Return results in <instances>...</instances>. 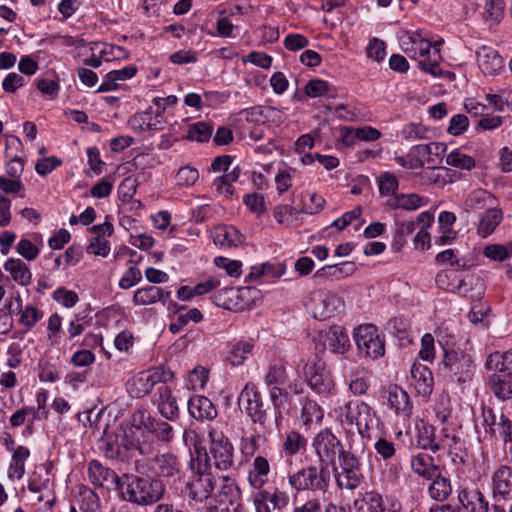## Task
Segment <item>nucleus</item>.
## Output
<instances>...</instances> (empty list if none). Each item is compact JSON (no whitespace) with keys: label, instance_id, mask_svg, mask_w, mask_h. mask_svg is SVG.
<instances>
[{"label":"nucleus","instance_id":"nucleus-38","mask_svg":"<svg viewBox=\"0 0 512 512\" xmlns=\"http://www.w3.org/2000/svg\"><path fill=\"white\" fill-rule=\"evenodd\" d=\"M216 245L233 247L243 242L242 234L233 226H219L214 231Z\"/></svg>","mask_w":512,"mask_h":512},{"label":"nucleus","instance_id":"nucleus-35","mask_svg":"<svg viewBox=\"0 0 512 512\" xmlns=\"http://www.w3.org/2000/svg\"><path fill=\"white\" fill-rule=\"evenodd\" d=\"M158 409L161 415L168 420L173 421L178 418L179 409L176 399L172 396L171 390L167 386L159 388Z\"/></svg>","mask_w":512,"mask_h":512},{"label":"nucleus","instance_id":"nucleus-52","mask_svg":"<svg viewBox=\"0 0 512 512\" xmlns=\"http://www.w3.org/2000/svg\"><path fill=\"white\" fill-rule=\"evenodd\" d=\"M411 47L405 48V52L412 59L418 61V64L421 62V58L425 53H428V48L430 47V42L426 39H422L419 36L410 37Z\"/></svg>","mask_w":512,"mask_h":512},{"label":"nucleus","instance_id":"nucleus-32","mask_svg":"<svg viewBox=\"0 0 512 512\" xmlns=\"http://www.w3.org/2000/svg\"><path fill=\"white\" fill-rule=\"evenodd\" d=\"M435 282L438 288L448 292L463 291L465 280L461 277L457 270H443L436 275Z\"/></svg>","mask_w":512,"mask_h":512},{"label":"nucleus","instance_id":"nucleus-9","mask_svg":"<svg viewBox=\"0 0 512 512\" xmlns=\"http://www.w3.org/2000/svg\"><path fill=\"white\" fill-rule=\"evenodd\" d=\"M238 405L254 424L260 425L264 432L269 433L268 409L264 408L262 395L254 385H245L238 397Z\"/></svg>","mask_w":512,"mask_h":512},{"label":"nucleus","instance_id":"nucleus-56","mask_svg":"<svg viewBox=\"0 0 512 512\" xmlns=\"http://www.w3.org/2000/svg\"><path fill=\"white\" fill-rule=\"evenodd\" d=\"M176 179L180 186H192L199 179V172L193 167L184 166L178 170Z\"/></svg>","mask_w":512,"mask_h":512},{"label":"nucleus","instance_id":"nucleus-17","mask_svg":"<svg viewBox=\"0 0 512 512\" xmlns=\"http://www.w3.org/2000/svg\"><path fill=\"white\" fill-rule=\"evenodd\" d=\"M88 476L93 485L104 488L108 491H119L123 488V477L120 478L114 470L103 466L98 460H92L89 462Z\"/></svg>","mask_w":512,"mask_h":512},{"label":"nucleus","instance_id":"nucleus-3","mask_svg":"<svg viewBox=\"0 0 512 512\" xmlns=\"http://www.w3.org/2000/svg\"><path fill=\"white\" fill-rule=\"evenodd\" d=\"M121 491L124 500L137 505H151L159 501L164 494L162 483L149 477L135 475L123 476Z\"/></svg>","mask_w":512,"mask_h":512},{"label":"nucleus","instance_id":"nucleus-47","mask_svg":"<svg viewBox=\"0 0 512 512\" xmlns=\"http://www.w3.org/2000/svg\"><path fill=\"white\" fill-rule=\"evenodd\" d=\"M252 349L253 345L249 342H237L232 345L227 359L234 366L241 365L251 354Z\"/></svg>","mask_w":512,"mask_h":512},{"label":"nucleus","instance_id":"nucleus-22","mask_svg":"<svg viewBox=\"0 0 512 512\" xmlns=\"http://www.w3.org/2000/svg\"><path fill=\"white\" fill-rule=\"evenodd\" d=\"M416 430V442L419 448L424 450L430 449L433 452L441 449H451V444L448 443V440H437L435 429L432 425L422 421L416 425Z\"/></svg>","mask_w":512,"mask_h":512},{"label":"nucleus","instance_id":"nucleus-60","mask_svg":"<svg viewBox=\"0 0 512 512\" xmlns=\"http://www.w3.org/2000/svg\"><path fill=\"white\" fill-rule=\"evenodd\" d=\"M215 264L217 267L225 269L226 273L230 277H238L242 273V263L238 260H230L226 257H217L215 258Z\"/></svg>","mask_w":512,"mask_h":512},{"label":"nucleus","instance_id":"nucleus-1","mask_svg":"<svg viewBox=\"0 0 512 512\" xmlns=\"http://www.w3.org/2000/svg\"><path fill=\"white\" fill-rule=\"evenodd\" d=\"M99 449L106 458L129 462L136 453L143 456L152 454L156 443L133 422L131 425H121L115 432H107L104 428Z\"/></svg>","mask_w":512,"mask_h":512},{"label":"nucleus","instance_id":"nucleus-16","mask_svg":"<svg viewBox=\"0 0 512 512\" xmlns=\"http://www.w3.org/2000/svg\"><path fill=\"white\" fill-rule=\"evenodd\" d=\"M133 422L151 439H153L151 434L162 442H170L173 439L172 426L163 420L151 417L145 410L137 411L133 415Z\"/></svg>","mask_w":512,"mask_h":512},{"label":"nucleus","instance_id":"nucleus-55","mask_svg":"<svg viewBox=\"0 0 512 512\" xmlns=\"http://www.w3.org/2000/svg\"><path fill=\"white\" fill-rule=\"evenodd\" d=\"M329 91V84L322 79L310 80L304 88V92L308 97L315 98L326 95Z\"/></svg>","mask_w":512,"mask_h":512},{"label":"nucleus","instance_id":"nucleus-46","mask_svg":"<svg viewBox=\"0 0 512 512\" xmlns=\"http://www.w3.org/2000/svg\"><path fill=\"white\" fill-rule=\"evenodd\" d=\"M323 415V410L315 401L306 399L303 402L301 419L305 425L321 421Z\"/></svg>","mask_w":512,"mask_h":512},{"label":"nucleus","instance_id":"nucleus-18","mask_svg":"<svg viewBox=\"0 0 512 512\" xmlns=\"http://www.w3.org/2000/svg\"><path fill=\"white\" fill-rule=\"evenodd\" d=\"M303 374L307 384L318 393H327L330 391L332 381L325 371V364L320 359L315 358L312 362L304 365Z\"/></svg>","mask_w":512,"mask_h":512},{"label":"nucleus","instance_id":"nucleus-28","mask_svg":"<svg viewBox=\"0 0 512 512\" xmlns=\"http://www.w3.org/2000/svg\"><path fill=\"white\" fill-rule=\"evenodd\" d=\"M459 502L470 512H488L489 504L478 489H462L458 494Z\"/></svg>","mask_w":512,"mask_h":512},{"label":"nucleus","instance_id":"nucleus-10","mask_svg":"<svg viewBox=\"0 0 512 512\" xmlns=\"http://www.w3.org/2000/svg\"><path fill=\"white\" fill-rule=\"evenodd\" d=\"M209 459L216 469L228 471L234 465V446L229 438L216 429L209 430Z\"/></svg>","mask_w":512,"mask_h":512},{"label":"nucleus","instance_id":"nucleus-14","mask_svg":"<svg viewBox=\"0 0 512 512\" xmlns=\"http://www.w3.org/2000/svg\"><path fill=\"white\" fill-rule=\"evenodd\" d=\"M135 470L140 474L151 472L157 477H172L181 470V463L172 453L156 455L149 463L145 460H135Z\"/></svg>","mask_w":512,"mask_h":512},{"label":"nucleus","instance_id":"nucleus-44","mask_svg":"<svg viewBox=\"0 0 512 512\" xmlns=\"http://www.w3.org/2000/svg\"><path fill=\"white\" fill-rule=\"evenodd\" d=\"M152 108L141 113H136L129 120L131 129L135 132L141 133L151 130H158L157 123H152Z\"/></svg>","mask_w":512,"mask_h":512},{"label":"nucleus","instance_id":"nucleus-37","mask_svg":"<svg viewBox=\"0 0 512 512\" xmlns=\"http://www.w3.org/2000/svg\"><path fill=\"white\" fill-rule=\"evenodd\" d=\"M241 174V169L236 166L231 171L217 177L213 185L217 193L225 198H230L234 194L233 183L236 182Z\"/></svg>","mask_w":512,"mask_h":512},{"label":"nucleus","instance_id":"nucleus-40","mask_svg":"<svg viewBox=\"0 0 512 512\" xmlns=\"http://www.w3.org/2000/svg\"><path fill=\"white\" fill-rule=\"evenodd\" d=\"M502 218L503 215L501 210L488 208L477 227L478 234L483 238L488 237L500 224Z\"/></svg>","mask_w":512,"mask_h":512},{"label":"nucleus","instance_id":"nucleus-53","mask_svg":"<svg viewBox=\"0 0 512 512\" xmlns=\"http://www.w3.org/2000/svg\"><path fill=\"white\" fill-rule=\"evenodd\" d=\"M494 201L493 196L484 191V190H476L473 193L470 194L469 198L467 199L466 205L468 208L476 210V209H483L486 207V204H492Z\"/></svg>","mask_w":512,"mask_h":512},{"label":"nucleus","instance_id":"nucleus-49","mask_svg":"<svg viewBox=\"0 0 512 512\" xmlns=\"http://www.w3.org/2000/svg\"><path fill=\"white\" fill-rule=\"evenodd\" d=\"M265 384L267 386H281L287 380L286 367L283 364L271 365L265 374Z\"/></svg>","mask_w":512,"mask_h":512},{"label":"nucleus","instance_id":"nucleus-13","mask_svg":"<svg viewBox=\"0 0 512 512\" xmlns=\"http://www.w3.org/2000/svg\"><path fill=\"white\" fill-rule=\"evenodd\" d=\"M210 466L205 463H192L193 475L188 480L185 491L187 496L194 501L207 499L215 488V481L210 473Z\"/></svg>","mask_w":512,"mask_h":512},{"label":"nucleus","instance_id":"nucleus-30","mask_svg":"<svg viewBox=\"0 0 512 512\" xmlns=\"http://www.w3.org/2000/svg\"><path fill=\"white\" fill-rule=\"evenodd\" d=\"M363 501L366 504L368 512H401L402 505L393 499H383L378 493H367Z\"/></svg>","mask_w":512,"mask_h":512},{"label":"nucleus","instance_id":"nucleus-26","mask_svg":"<svg viewBox=\"0 0 512 512\" xmlns=\"http://www.w3.org/2000/svg\"><path fill=\"white\" fill-rule=\"evenodd\" d=\"M271 468L268 459L258 455L253 459L251 467L248 471V482L254 489L260 490L267 483Z\"/></svg>","mask_w":512,"mask_h":512},{"label":"nucleus","instance_id":"nucleus-25","mask_svg":"<svg viewBox=\"0 0 512 512\" xmlns=\"http://www.w3.org/2000/svg\"><path fill=\"white\" fill-rule=\"evenodd\" d=\"M411 379L418 395L426 398L433 391V375L430 369L420 363H413L411 367Z\"/></svg>","mask_w":512,"mask_h":512},{"label":"nucleus","instance_id":"nucleus-39","mask_svg":"<svg viewBox=\"0 0 512 512\" xmlns=\"http://www.w3.org/2000/svg\"><path fill=\"white\" fill-rule=\"evenodd\" d=\"M356 271V265L354 262H342L334 265H327L317 270L315 277H328L332 279H341L352 275Z\"/></svg>","mask_w":512,"mask_h":512},{"label":"nucleus","instance_id":"nucleus-23","mask_svg":"<svg viewBox=\"0 0 512 512\" xmlns=\"http://www.w3.org/2000/svg\"><path fill=\"white\" fill-rule=\"evenodd\" d=\"M91 231L96 235L91 238L90 244L87 246V252L89 254L106 257L110 252V242L105 236L112 235L113 225L109 222H105L93 226Z\"/></svg>","mask_w":512,"mask_h":512},{"label":"nucleus","instance_id":"nucleus-57","mask_svg":"<svg viewBox=\"0 0 512 512\" xmlns=\"http://www.w3.org/2000/svg\"><path fill=\"white\" fill-rule=\"evenodd\" d=\"M43 317V312L38 310L36 307L32 305H27L21 311L20 323L27 327L28 329L32 328L41 318Z\"/></svg>","mask_w":512,"mask_h":512},{"label":"nucleus","instance_id":"nucleus-45","mask_svg":"<svg viewBox=\"0 0 512 512\" xmlns=\"http://www.w3.org/2000/svg\"><path fill=\"white\" fill-rule=\"evenodd\" d=\"M386 329L403 343H410L409 323L403 317H394L387 322Z\"/></svg>","mask_w":512,"mask_h":512},{"label":"nucleus","instance_id":"nucleus-7","mask_svg":"<svg viewBox=\"0 0 512 512\" xmlns=\"http://www.w3.org/2000/svg\"><path fill=\"white\" fill-rule=\"evenodd\" d=\"M353 338L360 357L376 360L384 356L385 339L375 325H359L354 329Z\"/></svg>","mask_w":512,"mask_h":512},{"label":"nucleus","instance_id":"nucleus-48","mask_svg":"<svg viewBox=\"0 0 512 512\" xmlns=\"http://www.w3.org/2000/svg\"><path fill=\"white\" fill-rule=\"evenodd\" d=\"M306 445L307 440L304 436L296 431H291L284 440L283 450L287 455L293 456L300 450L305 449Z\"/></svg>","mask_w":512,"mask_h":512},{"label":"nucleus","instance_id":"nucleus-34","mask_svg":"<svg viewBox=\"0 0 512 512\" xmlns=\"http://www.w3.org/2000/svg\"><path fill=\"white\" fill-rule=\"evenodd\" d=\"M170 297V292L163 293L162 289L156 286H146L135 291L133 303L137 306L154 304L158 301H165Z\"/></svg>","mask_w":512,"mask_h":512},{"label":"nucleus","instance_id":"nucleus-4","mask_svg":"<svg viewBox=\"0 0 512 512\" xmlns=\"http://www.w3.org/2000/svg\"><path fill=\"white\" fill-rule=\"evenodd\" d=\"M443 350L441 361L442 371L453 382L466 383L470 381L475 372V364L471 354L454 348L447 340L439 341Z\"/></svg>","mask_w":512,"mask_h":512},{"label":"nucleus","instance_id":"nucleus-54","mask_svg":"<svg viewBox=\"0 0 512 512\" xmlns=\"http://www.w3.org/2000/svg\"><path fill=\"white\" fill-rule=\"evenodd\" d=\"M495 428V438L502 439L504 443L512 442V419L500 413V418Z\"/></svg>","mask_w":512,"mask_h":512},{"label":"nucleus","instance_id":"nucleus-50","mask_svg":"<svg viewBox=\"0 0 512 512\" xmlns=\"http://www.w3.org/2000/svg\"><path fill=\"white\" fill-rule=\"evenodd\" d=\"M213 129L206 122H197L189 127L187 139L198 142H206L210 139Z\"/></svg>","mask_w":512,"mask_h":512},{"label":"nucleus","instance_id":"nucleus-2","mask_svg":"<svg viewBox=\"0 0 512 512\" xmlns=\"http://www.w3.org/2000/svg\"><path fill=\"white\" fill-rule=\"evenodd\" d=\"M335 421L349 431L356 426L363 438H370V428L376 419V412L363 401H349L334 409Z\"/></svg>","mask_w":512,"mask_h":512},{"label":"nucleus","instance_id":"nucleus-24","mask_svg":"<svg viewBox=\"0 0 512 512\" xmlns=\"http://www.w3.org/2000/svg\"><path fill=\"white\" fill-rule=\"evenodd\" d=\"M476 54L478 66L484 74L493 76L503 68V59L494 48L483 45Z\"/></svg>","mask_w":512,"mask_h":512},{"label":"nucleus","instance_id":"nucleus-5","mask_svg":"<svg viewBox=\"0 0 512 512\" xmlns=\"http://www.w3.org/2000/svg\"><path fill=\"white\" fill-rule=\"evenodd\" d=\"M485 366L494 371L489 383L495 395L500 399L512 397V351L506 353L494 352L486 360Z\"/></svg>","mask_w":512,"mask_h":512},{"label":"nucleus","instance_id":"nucleus-58","mask_svg":"<svg viewBox=\"0 0 512 512\" xmlns=\"http://www.w3.org/2000/svg\"><path fill=\"white\" fill-rule=\"evenodd\" d=\"M262 497L270 502L274 509L281 510L285 508L289 503V496L286 492L275 489L274 492L270 493L267 490H262Z\"/></svg>","mask_w":512,"mask_h":512},{"label":"nucleus","instance_id":"nucleus-43","mask_svg":"<svg viewBox=\"0 0 512 512\" xmlns=\"http://www.w3.org/2000/svg\"><path fill=\"white\" fill-rule=\"evenodd\" d=\"M441 60L440 50L436 46H432L430 43V47L428 48V53L423 55L421 58V62L419 66L424 71L430 73L433 76H438L441 74V68L439 66V62Z\"/></svg>","mask_w":512,"mask_h":512},{"label":"nucleus","instance_id":"nucleus-63","mask_svg":"<svg viewBox=\"0 0 512 512\" xmlns=\"http://www.w3.org/2000/svg\"><path fill=\"white\" fill-rule=\"evenodd\" d=\"M17 252L26 260H35L39 255V249L29 240L21 239L16 246Z\"/></svg>","mask_w":512,"mask_h":512},{"label":"nucleus","instance_id":"nucleus-36","mask_svg":"<svg viewBox=\"0 0 512 512\" xmlns=\"http://www.w3.org/2000/svg\"><path fill=\"white\" fill-rule=\"evenodd\" d=\"M381 133L376 128L365 126L362 128H346L342 135L343 143L347 146L353 145L355 140L376 141Z\"/></svg>","mask_w":512,"mask_h":512},{"label":"nucleus","instance_id":"nucleus-33","mask_svg":"<svg viewBox=\"0 0 512 512\" xmlns=\"http://www.w3.org/2000/svg\"><path fill=\"white\" fill-rule=\"evenodd\" d=\"M5 271L9 272L12 279L22 286L31 283L32 273L28 265L21 259L9 258L4 263Z\"/></svg>","mask_w":512,"mask_h":512},{"label":"nucleus","instance_id":"nucleus-42","mask_svg":"<svg viewBox=\"0 0 512 512\" xmlns=\"http://www.w3.org/2000/svg\"><path fill=\"white\" fill-rule=\"evenodd\" d=\"M504 0H486L483 17L491 25H498L505 16Z\"/></svg>","mask_w":512,"mask_h":512},{"label":"nucleus","instance_id":"nucleus-31","mask_svg":"<svg viewBox=\"0 0 512 512\" xmlns=\"http://www.w3.org/2000/svg\"><path fill=\"white\" fill-rule=\"evenodd\" d=\"M410 466L414 473L425 478L433 479L438 476L439 467L434 463L433 457L425 453H419L410 460Z\"/></svg>","mask_w":512,"mask_h":512},{"label":"nucleus","instance_id":"nucleus-61","mask_svg":"<svg viewBox=\"0 0 512 512\" xmlns=\"http://www.w3.org/2000/svg\"><path fill=\"white\" fill-rule=\"evenodd\" d=\"M54 299L67 308H71L76 305L79 298L76 292L67 290L65 288H58L53 293Z\"/></svg>","mask_w":512,"mask_h":512},{"label":"nucleus","instance_id":"nucleus-6","mask_svg":"<svg viewBox=\"0 0 512 512\" xmlns=\"http://www.w3.org/2000/svg\"><path fill=\"white\" fill-rule=\"evenodd\" d=\"M288 483L297 492L312 491L326 493L330 484V476L327 469L321 465L319 467L307 466L290 474L288 476Z\"/></svg>","mask_w":512,"mask_h":512},{"label":"nucleus","instance_id":"nucleus-51","mask_svg":"<svg viewBox=\"0 0 512 512\" xmlns=\"http://www.w3.org/2000/svg\"><path fill=\"white\" fill-rule=\"evenodd\" d=\"M446 164L460 169L471 170L475 167V160L471 156L454 150L446 156Z\"/></svg>","mask_w":512,"mask_h":512},{"label":"nucleus","instance_id":"nucleus-62","mask_svg":"<svg viewBox=\"0 0 512 512\" xmlns=\"http://www.w3.org/2000/svg\"><path fill=\"white\" fill-rule=\"evenodd\" d=\"M398 179L391 173H383L379 177V191L381 194L392 195L398 190Z\"/></svg>","mask_w":512,"mask_h":512},{"label":"nucleus","instance_id":"nucleus-19","mask_svg":"<svg viewBox=\"0 0 512 512\" xmlns=\"http://www.w3.org/2000/svg\"><path fill=\"white\" fill-rule=\"evenodd\" d=\"M386 399L388 406L394 413L408 419L413 412V403L409 394L398 385L389 386L386 390Z\"/></svg>","mask_w":512,"mask_h":512},{"label":"nucleus","instance_id":"nucleus-20","mask_svg":"<svg viewBox=\"0 0 512 512\" xmlns=\"http://www.w3.org/2000/svg\"><path fill=\"white\" fill-rule=\"evenodd\" d=\"M492 493L496 500H512V467L501 465L492 474Z\"/></svg>","mask_w":512,"mask_h":512},{"label":"nucleus","instance_id":"nucleus-11","mask_svg":"<svg viewBox=\"0 0 512 512\" xmlns=\"http://www.w3.org/2000/svg\"><path fill=\"white\" fill-rule=\"evenodd\" d=\"M344 306L343 300L335 293L318 289L310 293L306 302L309 313L315 319L324 320L332 317L336 312L340 311Z\"/></svg>","mask_w":512,"mask_h":512},{"label":"nucleus","instance_id":"nucleus-64","mask_svg":"<svg viewBox=\"0 0 512 512\" xmlns=\"http://www.w3.org/2000/svg\"><path fill=\"white\" fill-rule=\"evenodd\" d=\"M142 279V274L139 268L131 266L124 273L123 277L119 281V286L122 289H129L132 286L138 284Z\"/></svg>","mask_w":512,"mask_h":512},{"label":"nucleus","instance_id":"nucleus-29","mask_svg":"<svg viewBox=\"0 0 512 512\" xmlns=\"http://www.w3.org/2000/svg\"><path fill=\"white\" fill-rule=\"evenodd\" d=\"M325 343L333 353L337 354H344L350 348L346 329L338 325L330 327L325 336Z\"/></svg>","mask_w":512,"mask_h":512},{"label":"nucleus","instance_id":"nucleus-59","mask_svg":"<svg viewBox=\"0 0 512 512\" xmlns=\"http://www.w3.org/2000/svg\"><path fill=\"white\" fill-rule=\"evenodd\" d=\"M414 149L421 156H428L427 162H432L433 159L430 156H440L446 151V145L444 143L431 142L425 145L415 146Z\"/></svg>","mask_w":512,"mask_h":512},{"label":"nucleus","instance_id":"nucleus-27","mask_svg":"<svg viewBox=\"0 0 512 512\" xmlns=\"http://www.w3.org/2000/svg\"><path fill=\"white\" fill-rule=\"evenodd\" d=\"M188 411L197 420H211L217 416V410L210 399L194 396L188 401Z\"/></svg>","mask_w":512,"mask_h":512},{"label":"nucleus","instance_id":"nucleus-8","mask_svg":"<svg viewBox=\"0 0 512 512\" xmlns=\"http://www.w3.org/2000/svg\"><path fill=\"white\" fill-rule=\"evenodd\" d=\"M312 447L319 464L326 469L329 466H335L336 460H339L348 451L344 449L341 440L329 428H325L315 435Z\"/></svg>","mask_w":512,"mask_h":512},{"label":"nucleus","instance_id":"nucleus-41","mask_svg":"<svg viewBox=\"0 0 512 512\" xmlns=\"http://www.w3.org/2000/svg\"><path fill=\"white\" fill-rule=\"evenodd\" d=\"M432 480L428 488L430 497L436 501H445L452 492L450 480L442 476L440 471L438 472V476H435Z\"/></svg>","mask_w":512,"mask_h":512},{"label":"nucleus","instance_id":"nucleus-12","mask_svg":"<svg viewBox=\"0 0 512 512\" xmlns=\"http://www.w3.org/2000/svg\"><path fill=\"white\" fill-rule=\"evenodd\" d=\"M255 290L251 287H225L213 295V302L226 310L244 311L253 306Z\"/></svg>","mask_w":512,"mask_h":512},{"label":"nucleus","instance_id":"nucleus-21","mask_svg":"<svg viewBox=\"0 0 512 512\" xmlns=\"http://www.w3.org/2000/svg\"><path fill=\"white\" fill-rule=\"evenodd\" d=\"M269 397L273 405V415L268 414L269 434L280 432V426L283 419V411L288 402V392L280 386L271 387Z\"/></svg>","mask_w":512,"mask_h":512},{"label":"nucleus","instance_id":"nucleus-15","mask_svg":"<svg viewBox=\"0 0 512 512\" xmlns=\"http://www.w3.org/2000/svg\"><path fill=\"white\" fill-rule=\"evenodd\" d=\"M340 470L335 468V480L340 489L355 490L362 481L360 463L358 458L351 452L339 459Z\"/></svg>","mask_w":512,"mask_h":512}]
</instances>
